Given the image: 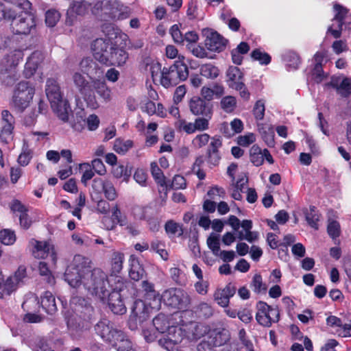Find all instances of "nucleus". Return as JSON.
Segmentation results:
<instances>
[{"instance_id": "f257e3e1", "label": "nucleus", "mask_w": 351, "mask_h": 351, "mask_svg": "<svg viewBox=\"0 0 351 351\" xmlns=\"http://www.w3.org/2000/svg\"><path fill=\"white\" fill-rule=\"evenodd\" d=\"M90 261L82 255H75L64 273L68 284L80 291L84 289L90 295L104 300L108 295V278L100 269H91Z\"/></svg>"}, {"instance_id": "f03ea898", "label": "nucleus", "mask_w": 351, "mask_h": 351, "mask_svg": "<svg viewBox=\"0 0 351 351\" xmlns=\"http://www.w3.org/2000/svg\"><path fill=\"white\" fill-rule=\"evenodd\" d=\"M143 291L145 292V297L147 300H152L155 304L151 302L149 306L141 300H136L134 302L132 313L130 316L128 324L131 330L138 328V325L143 324L147 319L149 313V308H158L160 304V296L159 293L154 289L153 283L148 280H143L141 282Z\"/></svg>"}, {"instance_id": "7ed1b4c3", "label": "nucleus", "mask_w": 351, "mask_h": 351, "mask_svg": "<svg viewBox=\"0 0 351 351\" xmlns=\"http://www.w3.org/2000/svg\"><path fill=\"white\" fill-rule=\"evenodd\" d=\"M45 93L53 111L62 121H67L71 108L68 101L63 98L60 88L55 80H47Z\"/></svg>"}, {"instance_id": "20e7f679", "label": "nucleus", "mask_w": 351, "mask_h": 351, "mask_svg": "<svg viewBox=\"0 0 351 351\" xmlns=\"http://www.w3.org/2000/svg\"><path fill=\"white\" fill-rule=\"evenodd\" d=\"M24 54L22 50L16 49L4 56L1 62L0 80L8 86H12L19 79L16 67L22 61Z\"/></svg>"}, {"instance_id": "39448f33", "label": "nucleus", "mask_w": 351, "mask_h": 351, "mask_svg": "<svg viewBox=\"0 0 351 351\" xmlns=\"http://www.w3.org/2000/svg\"><path fill=\"white\" fill-rule=\"evenodd\" d=\"M24 54L22 50L16 49L4 56L1 62L0 80L8 86H12L19 79L16 67L22 61Z\"/></svg>"}, {"instance_id": "423d86ee", "label": "nucleus", "mask_w": 351, "mask_h": 351, "mask_svg": "<svg viewBox=\"0 0 351 351\" xmlns=\"http://www.w3.org/2000/svg\"><path fill=\"white\" fill-rule=\"evenodd\" d=\"M185 57L179 56L178 60L169 67H164L161 72L160 84L165 88L175 86L189 77V68L184 62Z\"/></svg>"}, {"instance_id": "0eeeda50", "label": "nucleus", "mask_w": 351, "mask_h": 351, "mask_svg": "<svg viewBox=\"0 0 351 351\" xmlns=\"http://www.w3.org/2000/svg\"><path fill=\"white\" fill-rule=\"evenodd\" d=\"M161 299L166 305L179 310L188 308L191 302L189 294L179 288H171L165 291L160 297Z\"/></svg>"}, {"instance_id": "6e6552de", "label": "nucleus", "mask_w": 351, "mask_h": 351, "mask_svg": "<svg viewBox=\"0 0 351 351\" xmlns=\"http://www.w3.org/2000/svg\"><path fill=\"white\" fill-rule=\"evenodd\" d=\"M35 93L34 87L28 82H19L14 88L12 96V105L19 110L23 111L27 108Z\"/></svg>"}, {"instance_id": "1a4fd4ad", "label": "nucleus", "mask_w": 351, "mask_h": 351, "mask_svg": "<svg viewBox=\"0 0 351 351\" xmlns=\"http://www.w3.org/2000/svg\"><path fill=\"white\" fill-rule=\"evenodd\" d=\"M226 82L229 88L239 92V95L244 100L248 101L250 93L244 83V75L237 66H230L226 73Z\"/></svg>"}, {"instance_id": "9d476101", "label": "nucleus", "mask_w": 351, "mask_h": 351, "mask_svg": "<svg viewBox=\"0 0 351 351\" xmlns=\"http://www.w3.org/2000/svg\"><path fill=\"white\" fill-rule=\"evenodd\" d=\"M10 25L14 34L27 35L36 27L35 17L28 10H25L12 18Z\"/></svg>"}, {"instance_id": "9b49d317", "label": "nucleus", "mask_w": 351, "mask_h": 351, "mask_svg": "<svg viewBox=\"0 0 351 351\" xmlns=\"http://www.w3.org/2000/svg\"><path fill=\"white\" fill-rule=\"evenodd\" d=\"M256 319L261 326L269 327L273 323L278 322L280 313L277 308L259 301L256 304Z\"/></svg>"}, {"instance_id": "f8f14e48", "label": "nucleus", "mask_w": 351, "mask_h": 351, "mask_svg": "<svg viewBox=\"0 0 351 351\" xmlns=\"http://www.w3.org/2000/svg\"><path fill=\"white\" fill-rule=\"evenodd\" d=\"M97 335L107 342L117 344L119 338L122 337L123 333L115 328L113 324L106 319L99 320L94 327Z\"/></svg>"}, {"instance_id": "ddd939ff", "label": "nucleus", "mask_w": 351, "mask_h": 351, "mask_svg": "<svg viewBox=\"0 0 351 351\" xmlns=\"http://www.w3.org/2000/svg\"><path fill=\"white\" fill-rule=\"evenodd\" d=\"M334 17L332 24L328 26L327 34H331L335 38L341 37L343 32L344 20L348 17V10L343 5L335 3L333 5Z\"/></svg>"}, {"instance_id": "4468645a", "label": "nucleus", "mask_w": 351, "mask_h": 351, "mask_svg": "<svg viewBox=\"0 0 351 351\" xmlns=\"http://www.w3.org/2000/svg\"><path fill=\"white\" fill-rule=\"evenodd\" d=\"M166 335L158 341L159 344L168 351H172L174 346L182 342L184 333L182 328L171 326L166 332Z\"/></svg>"}, {"instance_id": "2eb2a0df", "label": "nucleus", "mask_w": 351, "mask_h": 351, "mask_svg": "<svg viewBox=\"0 0 351 351\" xmlns=\"http://www.w3.org/2000/svg\"><path fill=\"white\" fill-rule=\"evenodd\" d=\"M203 34L206 36L205 45L209 51L219 52L224 49L226 40L217 32L204 29Z\"/></svg>"}, {"instance_id": "dca6fc26", "label": "nucleus", "mask_w": 351, "mask_h": 351, "mask_svg": "<svg viewBox=\"0 0 351 351\" xmlns=\"http://www.w3.org/2000/svg\"><path fill=\"white\" fill-rule=\"evenodd\" d=\"M335 88L339 95L348 97L351 95V78L343 75L332 76L330 82L326 84Z\"/></svg>"}, {"instance_id": "f3484780", "label": "nucleus", "mask_w": 351, "mask_h": 351, "mask_svg": "<svg viewBox=\"0 0 351 351\" xmlns=\"http://www.w3.org/2000/svg\"><path fill=\"white\" fill-rule=\"evenodd\" d=\"M99 58L101 60V64L107 66L114 65L120 66L126 62L128 54L124 49L113 47L109 56L104 57L99 56Z\"/></svg>"}, {"instance_id": "a211bd4d", "label": "nucleus", "mask_w": 351, "mask_h": 351, "mask_svg": "<svg viewBox=\"0 0 351 351\" xmlns=\"http://www.w3.org/2000/svg\"><path fill=\"white\" fill-rule=\"evenodd\" d=\"M93 189L97 193H104L106 198L109 201L114 200L118 196L114 184L110 180H104L101 178L95 179Z\"/></svg>"}, {"instance_id": "6ab92c4d", "label": "nucleus", "mask_w": 351, "mask_h": 351, "mask_svg": "<svg viewBox=\"0 0 351 351\" xmlns=\"http://www.w3.org/2000/svg\"><path fill=\"white\" fill-rule=\"evenodd\" d=\"M326 325L334 329L333 333L339 337H351V322L349 324H343L340 318L330 315L326 318Z\"/></svg>"}, {"instance_id": "aec40b11", "label": "nucleus", "mask_w": 351, "mask_h": 351, "mask_svg": "<svg viewBox=\"0 0 351 351\" xmlns=\"http://www.w3.org/2000/svg\"><path fill=\"white\" fill-rule=\"evenodd\" d=\"M112 48L113 46L110 43V41L108 40H105L103 38H97L91 44V51L93 53V56L96 60L99 61L101 63V60L99 58V56H109V55H110L111 49H112Z\"/></svg>"}, {"instance_id": "412c9836", "label": "nucleus", "mask_w": 351, "mask_h": 351, "mask_svg": "<svg viewBox=\"0 0 351 351\" xmlns=\"http://www.w3.org/2000/svg\"><path fill=\"white\" fill-rule=\"evenodd\" d=\"M2 128L0 133L1 139L8 143L12 138V132L14 130V118L8 110H4L1 112Z\"/></svg>"}, {"instance_id": "4be33fe9", "label": "nucleus", "mask_w": 351, "mask_h": 351, "mask_svg": "<svg viewBox=\"0 0 351 351\" xmlns=\"http://www.w3.org/2000/svg\"><path fill=\"white\" fill-rule=\"evenodd\" d=\"M236 288L231 283L223 289H217L213 295L214 300L221 307H228L230 299L235 294Z\"/></svg>"}, {"instance_id": "5701e85b", "label": "nucleus", "mask_w": 351, "mask_h": 351, "mask_svg": "<svg viewBox=\"0 0 351 351\" xmlns=\"http://www.w3.org/2000/svg\"><path fill=\"white\" fill-rule=\"evenodd\" d=\"M31 244L32 245V254L35 258H45L49 254H51V256H54L53 252V246L49 242L47 241H41L37 240H32ZM53 259H55V257H53Z\"/></svg>"}, {"instance_id": "b1692460", "label": "nucleus", "mask_w": 351, "mask_h": 351, "mask_svg": "<svg viewBox=\"0 0 351 351\" xmlns=\"http://www.w3.org/2000/svg\"><path fill=\"white\" fill-rule=\"evenodd\" d=\"M91 84L93 88L95 90L103 102L108 103L112 100V90L107 85L105 80L92 79Z\"/></svg>"}, {"instance_id": "393cba45", "label": "nucleus", "mask_w": 351, "mask_h": 351, "mask_svg": "<svg viewBox=\"0 0 351 351\" xmlns=\"http://www.w3.org/2000/svg\"><path fill=\"white\" fill-rule=\"evenodd\" d=\"M44 60V56L40 51H34L28 58L24 69V75L25 77H32L37 69L40 66Z\"/></svg>"}, {"instance_id": "a878e982", "label": "nucleus", "mask_w": 351, "mask_h": 351, "mask_svg": "<svg viewBox=\"0 0 351 351\" xmlns=\"http://www.w3.org/2000/svg\"><path fill=\"white\" fill-rule=\"evenodd\" d=\"M189 108L192 114L211 117L212 110L210 106L199 97H193L189 101Z\"/></svg>"}, {"instance_id": "bb28decb", "label": "nucleus", "mask_w": 351, "mask_h": 351, "mask_svg": "<svg viewBox=\"0 0 351 351\" xmlns=\"http://www.w3.org/2000/svg\"><path fill=\"white\" fill-rule=\"evenodd\" d=\"M222 145L219 137L214 136L211 138L209 148L207 152L208 163L210 166H217L219 163L221 156L219 153V148Z\"/></svg>"}, {"instance_id": "cd10ccee", "label": "nucleus", "mask_w": 351, "mask_h": 351, "mask_svg": "<svg viewBox=\"0 0 351 351\" xmlns=\"http://www.w3.org/2000/svg\"><path fill=\"white\" fill-rule=\"evenodd\" d=\"M108 303L114 314L122 315L126 312V307L122 300L121 295L118 291H108Z\"/></svg>"}, {"instance_id": "c85d7f7f", "label": "nucleus", "mask_w": 351, "mask_h": 351, "mask_svg": "<svg viewBox=\"0 0 351 351\" xmlns=\"http://www.w3.org/2000/svg\"><path fill=\"white\" fill-rule=\"evenodd\" d=\"M228 340V335L219 332L215 337H209L207 341H202L197 346L198 351H213L215 347L223 345Z\"/></svg>"}, {"instance_id": "c756f323", "label": "nucleus", "mask_w": 351, "mask_h": 351, "mask_svg": "<svg viewBox=\"0 0 351 351\" xmlns=\"http://www.w3.org/2000/svg\"><path fill=\"white\" fill-rule=\"evenodd\" d=\"M70 305L75 313H84L85 315H91L93 308L84 298L73 296L70 300Z\"/></svg>"}, {"instance_id": "7c9ffc66", "label": "nucleus", "mask_w": 351, "mask_h": 351, "mask_svg": "<svg viewBox=\"0 0 351 351\" xmlns=\"http://www.w3.org/2000/svg\"><path fill=\"white\" fill-rule=\"evenodd\" d=\"M130 271L129 276L133 280L138 281L143 278L145 274L144 268L140 264L138 259L134 256L131 255L129 259Z\"/></svg>"}, {"instance_id": "2f4dec72", "label": "nucleus", "mask_w": 351, "mask_h": 351, "mask_svg": "<svg viewBox=\"0 0 351 351\" xmlns=\"http://www.w3.org/2000/svg\"><path fill=\"white\" fill-rule=\"evenodd\" d=\"M230 129L229 128V125L227 123H223L220 128L221 132L228 137L232 136L235 134L240 133L243 130V122L239 119H234L232 120L230 123Z\"/></svg>"}, {"instance_id": "473e14b6", "label": "nucleus", "mask_w": 351, "mask_h": 351, "mask_svg": "<svg viewBox=\"0 0 351 351\" xmlns=\"http://www.w3.org/2000/svg\"><path fill=\"white\" fill-rule=\"evenodd\" d=\"M257 128L263 139L269 147L274 145V131L272 126L268 123H257Z\"/></svg>"}, {"instance_id": "72a5a7b5", "label": "nucleus", "mask_w": 351, "mask_h": 351, "mask_svg": "<svg viewBox=\"0 0 351 351\" xmlns=\"http://www.w3.org/2000/svg\"><path fill=\"white\" fill-rule=\"evenodd\" d=\"M40 305L48 314L51 315L55 313L58 309L55 298L49 291H45L41 296Z\"/></svg>"}, {"instance_id": "f704fd0d", "label": "nucleus", "mask_w": 351, "mask_h": 351, "mask_svg": "<svg viewBox=\"0 0 351 351\" xmlns=\"http://www.w3.org/2000/svg\"><path fill=\"white\" fill-rule=\"evenodd\" d=\"M90 4L85 0L73 2L68 10L67 14L84 15L90 8Z\"/></svg>"}, {"instance_id": "c9c22d12", "label": "nucleus", "mask_w": 351, "mask_h": 351, "mask_svg": "<svg viewBox=\"0 0 351 351\" xmlns=\"http://www.w3.org/2000/svg\"><path fill=\"white\" fill-rule=\"evenodd\" d=\"M153 326L158 333H165L171 326H169L168 317L164 314H159L153 319Z\"/></svg>"}, {"instance_id": "e433bc0d", "label": "nucleus", "mask_w": 351, "mask_h": 351, "mask_svg": "<svg viewBox=\"0 0 351 351\" xmlns=\"http://www.w3.org/2000/svg\"><path fill=\"white\" fill-rule=\"evenodd\" d=\"M125 287V282L123 278L119 275L111 274L108 278V285H107L108 289L111 291H118L121 293Z\"/></svg>"}, {"instance_id": "4c0bfd02", "label": "nucleus", "mask_w": 351, "mask_h": 351, "mask_svg": "<svg viewBox=\"0 0 351 351\" xmlns=\"http://www.w3.org/2000/svg\"><path fill=\"white\" fill-rule=\"evenodd\" d=\"M73 81L82 94L86 95L91 90L92 84L90 85L81 73L75 72L73 75Z\"/></svg>"}, {"instance_id": "58836bf2", "label": "nucleus", "mask_w": 351, "mask_h": 351, "mask_svg": "<svg viewBox=\"0 0 351 351\" xmlns=\"http://www.w3.org/2000/svg\"><path fill=\"white\" fill-rule=\"evenodd\" d=\"M124 255L119 252H113L111 258V274L118 275L123 269Z\"/></svg>"}, {"instance_id": "ea45409f", "label": "nucleus", "mask_w": 351, "mask_h": 351, "mask_svg": "<svg viewBox=\"0 0 351 351\" xmlns=\"http://www.w3.org/2000/svg\"><path fill=\"white\" fill-rule=\"evenodd\" d=\"M286 66L290 69H297L300 64L299 56L293 51H286L282 56Z\"/></svg>"}, {"instance_id": "a19ab883", "label": "nucleus", "mask_w": 351, "mask_h": 351, "mask_svg": "<svg viewBox=\"0 0 351 351\" xmlns=\"http://www.w3.org/2000/svg\"><path fill=\"white\" fill-rule=\"evenodd\" d=\"M150 250L158 254L164 261L169 258V253L166 249V245L165 243L160 241H152L150 244Z\"/></svg>"}, {"instance_id": "79ce46f5", "label": "nucleus", "mask_w": 351, "mask_h": 351, "mask_svg": "<svg viewBox=\"0 0 351 351\" xmlns=\"http://www.w3.org/2000/svg\"><path fill=\"white\" fill-rule=\"evenodd\" d=\"M112 174L117 179L123 178V182L125 183L129 182L131 175L128 167L123 165L114 166L112 169Z\"/></svg>"}, {"instance_id": "37998d69", "label": "nucleus", "mask_w": 351, "mask_h": 351, "mask_svg": "<svg viewBox=\"0 0 351 351\" xmlns=\"http://www.w3.org/2000/svg\"><path fill=\"white\" fill-rule=\"evenodd\" d=\"M133 147V142L131 140H124L122 138H117L114 143V150L119 154L124 155Z\"/></svg>"}, {"instance_id": "c03bdc74", "label": "nucleus", "mask_w": 351, "mask_h": 351, "mask_svg": "<svg viewBox=\"0 0 351 351\" xmlns=\"http://www.w3.org/2000/svg\"><path fill=\"white\" fill-rule=\"evenodd\" d=\"M1 285L2 293L0 294V298H3L5 295H10L12 292L15 291L20 286L11 276L7 280L3 282Z\"/></svg>"}, {"instance_id": "a18cd8bd", "label": "nucleus", "mask_w": 351, "mask_h": 351, "mask_svg": "<svg viewBox=\"0 0 351 351\" xmlns=\"http://www.w3.org/2000/svg\"><path fill=\"white\" fill-rule=\"evenodd\" d=\"M15 232L10 229H3L0 231V242L5 245H13L16 241Z\"/></svg>"}, {"instance_id": "49530a36", "label": "nucleus", "mask_w": 351, "mask_h": 351, "mask_svg": "<svg viewBox=\"0 0 351 351\" xmlns=\"http://www.w3.org/2000/svg\"><path fill=\"white\" fill-rule=\"evenodd\" d=\"M306 220L309 226L315 229H318L317 221L319 219L318 212L315 206H311L305 213Z\"/></svg>"}, {"instance_id": "de8ad7c7", "label": "nucleus", "mask_w": 351, "mask_h": 351, "mask_svg": "<svg viewBox=\"0 0 351 351\" xmlns=\"http://www.w3.org/2000/svg\"><path fill=\"white\" fill-rule=\"evenodd\" d=\"M200 73L206 78L214 79L219 75V69L211 64H205L200 67Z\"/></svg>"}, {"instance_id": "09e8293b", "label": "nucleus", "mask_w": 351, "mask_h": 351, "mask_svg": "<svg viewBox=\"0 0 351 351\" xmlns=\"http://www.w3.org/2000/svg\"><path fill=\"white\" fill-rule=\"evenodd\" d=\"M221 108L228 113L233 112L237 106V99L233 96H226L220 101Z\"/></svg>"}, {"instance_id": "8fccbe9b", "label": "nucleus", "mask_w": 351, "mask_h": 351, "mask_svg": "<svg viewBox=\"0 0 351 351\" xmlns=\"http://www.w3.org/2000/svg\"><path fill=\"white\" fill-rule=\"evenodd\" d=\"M147 71L151 74L154 81L158 78L160 80V75L162 72L161 64L156 61H151L147 63Z\"/></svg>"}, {"instance_id": "3c124183", "label": "nucleus", "mask_w": 351, "mask_h": 351, "mask_svg": "<svg viewBox=\"0 0 351 351\" xmlns=\"http://www.w3.org/2000/svg\"><path fill=\"white\" fill-rule=\"evenodd\" d=\"M150 170L151 173L153 178L155 179L157 183L160 184L161 186L164 185L165 183V176L159 168L157 162H152L150 165Z\"/></svg>"}, {"instance_id": "603ef678", "label": "nucleus", "mask_w": 351, "mask_h": 351, "mask_svg": "<svg viewBox=\"0 0 351 351\" xmlns=\"http://www.w3.org/2000/svg\"><path fill=\"white\" fill-rule=\"evenodd\" d=\"M207 245L215 256H219L220 252V243L217 235L213 234H210L207 239Z\"/></svg>"}, {"instance_id": "864d4df0", "label": "nucleus", "mask_w": 351, "mask_h": 351, "mask_svg": "<svg viewBox=\"0 0 351 351\" xmlns=\"http://www.w3.org/2000/svg\"><path fill=\"white\" fill-rule=\"evenodd\" d=\"M112 218L121 226L127 224L126 217L123 215L117 204L112 207Z\"/></svg>"}, {"instance_id": "5fc2aeb1", "label": "nucleus", "mask_w": 351, "mask_h": 351, "mask_svg": "<svg viewBox=\"0 0 351 351\" xmlns=\"http://www.w3.org/2000/svg\"><path fill=\"white\" fill-rule=\"evenodd\" d=\"M60 18V13L53 9L49 10L45 14V23L49 27H54Z\"/></svg>"}, {"instance_id": "6e6d98bb", "label": "nucleus", "mask_w": 351, "mask_h": 351, "mask_svg": "<svg viewBox=\"0 0 351 351\" xmlns=\"http://www.w3.org/2000/svg\"><path fill=\"white\" fill-rule=\"evenodd\" d=\"M265 106L263 99L258 100L253 108V114L256 121L263 120L265 116Z\"/></svg>"}, {"instance_id": "4d7b16f0", "label": "nucleus", "mask_w": 351, "mask_h": 351, "mask_svg": "<svg viewBox=\"0 0 351 351\" xmlns=\"http://www.w3.org/2000/svg\"><path fill=\"white\" fill-rule=\"evenodd\" d=\"M252 58L257 60L261 64H268L271 62V57L265 52L261 51L260 49L254 50L252 52Z\"/></svg>"}, {"instance_id": "13d9d810", "label": "nucleus", "mask_w": 351, "mask_h": 351, "mask_svg": "<svg viewBox=\"0 0 351 351\" xmlns=\"http://www.w3.org/2000/svg\"><path fill=\"white\" fill-rule=\"evenodd\" d=\"M327 232L332 239L339 237L341 233V228L339 222L335 220H329Z\"/></svg>"}, {"instance_id": "bf43d9fd", "label": "nucleus", "mask_w": 351, "mask_h": 351, "mask_svg": "<svg viewBox=\"0 0 351 351\" xmlns=\"http://www.w3.org/2000/svg\"><path fill=\"white\" fill-rule=\"evenodd\" d=\"M312 79L316 83H320L327 77V73H324L322 69V65L315 64L311 73Z\"/></svg>"}, {"instance_id": "052dcab7", "label": "nucleus", "mask_w": 351, "mask_h": 351, "mask_svg": "<svg viewBox=\"0 0 351 351\" xmlns=\"http://www.w3.org/2000/svg\"><path fill=\"white\" fill-rule=\"evenodd\" d=\"M119 345L117 351H138L133 343L127 338L124 334L119 338Z\"/></svg>"}, {"instance_id": "680f3d73", "label": "nucleus", "mask_w": 351, "mask_h": 351, "mask_svg": "<svg viewBox=\"0 0 351 351\" xmlns=\"http://www.w3.org/2000/svg\"><path fill=\"white\" fill-rule=\"evenodd\" d=\"M196 313H197L199 316L207 318L213 315V310L209 304L206 302H201L196 307Z\"/></svg>"}, {"instance_id": "e2e57ef3", "label": "nucleus", "mask_w": 351, "mask_h": 351, "mask_svg": "<svg viewBox=\"0 0 351 351\" xmlns=\"http://www.w3.org/2000/svg\"><path fill=\"white\" fill-rule=\"evenodd\" d=\"M176 127L178 130H183L187 134H192L195 132L194 123L186 122L184 119H178L176 122Z\"/></svg>"}, {"instance_id": "0e129e2a", "label": "nucleus", "mask_w": 351, "mask_h": 351, "mask_svg": "<svg viewBox=\"0 0 351 351\" xmlns=\"http://www.w3.org/2000/svg\"><path fill=\"white\" fill-rule=\"evenodd\" d=\"M209 285V282L206 280H197L194 283V289L199 295H206L208 293Z\"/></svg>"}, {"instance_id": "69168bd1", "label": "nucleus", "mask_w": 351, "mask_h": 351, "mask_svg": "<svg viewBox=\"0 0 351 351\" xmlns=\"http://www.w3.org/2000/svg\"><path fill=\"white\" fill-rule=\"evenodd\" d=\"M210 140V136L204 133L197 135L192 141V145L195 148L199 149L205 146Z\"/></svg>"}, {"instance_id": "338daca9", "label": "nucleus", "mask_w": 351, "mask_h": 351, "mask_svg": "<svg viewBox=\"0 0 351 351\" xmlns=\"http://www.w3.org/2000/svg\"><path fill=\"white\" fill-rule=\"evenodd\" d=\"M251 287L256 293H260L266 290V287L263 282L262 277L260 274H255L253 277Z\"/></svg>"}, {"instance_id": "774afa93", "label": "nucleus", "mask_w": 351, "mask_h": 351, "mask_svg": "<svg viewBox=\"0 0 351 351\" xmlns=\"http://www.w3.org/2000/svg\"><path fill=\"white\" fill-rule=\"evenodd\" d=\"M134 180L141 186H146L147 174L146 171L143 169H136L134 176Z\"/></svg>"}]
</instances>
